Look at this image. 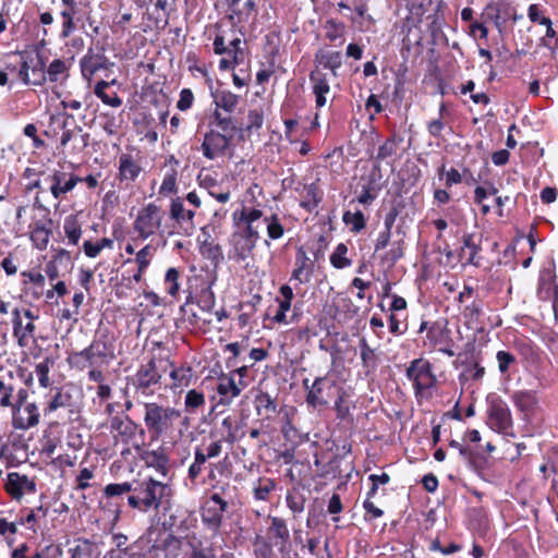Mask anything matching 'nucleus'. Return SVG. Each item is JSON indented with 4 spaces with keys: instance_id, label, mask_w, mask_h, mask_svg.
Returning <instances> with one entry per match:
<instances>
[{
    "instance_id": "bf43d9fd",
    "label": "nucleus",
    "mask_w": 558,
    "mask_h": 558,
    "mask_svg": "<svg viewBox=\"0 0 558 558\" xmlns=\"http://www.w3.org/2000/svg\"><path fill=\"white\" fill-rule=\"evenodd\" d=\"M264 221L267 223V234L271 240L280 239L283 235L284 229L277 215L265 217Z\"/></svg>"
},
{
    "instance_id": "aec40b11",
    "label": "nucleus",
    "mask_w": 558,
    "mask_h": 558,
    "mask_svg": "<svg viewBox=\"0 0 558 558\" xmlns=\"http://www.w3.org/2000/svg\"><path fill=\"white\" fill-rule=\"evenodd\" d=\"M142 167L131 154H121L119 156L118 178L125 186H130L141 174Z\"/></svg>"
},
{
    "instance_id": "2eb2a0df",
    "label": "nucleus",
    "mask_w": 558,
    "mask_h": 558,
    "mask_svg": "<svg viewBox=\"0 0 558 558\" xmlns=\"http://www.w3.org/2000/svg\"><path fill=\"white\" fill-rule=\"evenodd\" d=\"M4 489L13 499L20 500L25 494L36 492V483L27 475L11 472L7 476Z\"/></svg>"
},
{
    "instance_id": "4be33fe9",
    "label": "nucleus",
    "mask_w": 558,
    "mask_h": 558,
    "mask_svg": "<svg viewBox=\"0 0 558 558\" xmlns=\"http://www.w3.org/2000/svg\"><path fill=\"white\" fill-rule=\"evenodd\" d=\"M245 386L246 384L243 380L240 379L236 384L233 376L222 374L219 377L217 392L221 397V402L230 403Z\"/></svg>"
},
{
    "instance_id": "412c9836",
    "label": "nucleus",
    "mask_w": 558,
    "mask_h": 558,
    "mask_svg": "<svg viewBox=\"0 0 558 558\" xmlns=\"http://www.w3.org/2000/svg\"><path fill=\"white\" fill-rule=\"evenodd\" d=\"M81 72L84 78L90 81L93 75L108 68V59L102 53H94L92 49L80 61Z\"/></svg>"
},
{
    "instance_id": "2f4dec72",
    "label": "nucleus",
    "mask_w": 558,
    "mask_h": 558,
    "mask_svg": "<svg viewBox=\"0 0 558 558\" xmlns=\"http://www.w3.org/2000/svg\"><path fill=\"white\" fill-rule=\"evenodd\" d=\"M258 416L269 420L277 412V404L269 393L259 391L254 399Z\"/></svg>"
},
{
    "instance_id": "a18cd8bd",
    "label": "nucleus",
    "mask_w": 558,
    "mask_h": 558,
    "mask_svg": "<svg viewBox=\"0 0 558 558\" xmlns=\"http://www.w3.org/2000/svg\"><path fill=\"white\" fill-rule=\"evenodd\" d=\"M206 404L205 396L202 391L196 389L189 390L185 395L184 407L189 413H196Z\"/></svg>"
},
{
    "instance_id": "ea45409f",
    "label": "nucleus",
    "mask_w": 558,
    "mask_h": 558,
    "mask_svg": "<svg viewBox=\"0 0 558 558\" xmlns=\"http://www.w3.org/2000/svg\"><path fill=\"white\" fill-rule=\"evenodd\" d=\"M13 373L9 372L5 376H0V407L10 408L13 405L12 397L14 386L12 384Z\"/></svg>"
},
{
    "instance_id": "1a4fd4ad",
    "label": "nucleus",
    "mask_w": 558,
    "mask_h": 558,
    "mask_svg": "<svg viewBox=\"0 0 558 558\" xmlns=\"http://www.w3.org/2000/svg\"><path fill=\"white\" fill-rule=\"evenodd\" d=\"M487 424L499 434L514 437L510 409L500 397H493L488 401Z\"/></svg>"
},
{
    "instance_id": "a211bd4d",
    "label": "nucleus",
    "mask_w": 558,
    "mask_h": 558,
    "mask_svg": "<svg viewBox=\"0 0 558 558\" xmlns=\"http://www.w3.org/2000/svg\"><path fill=\"white\" fill-rule=\"evenodd\" d=\"M11 315L13 336L16 338L17 344L20 347H26L29 342V339L34 338L36 326L32 322H27L26 324L23 323L22 312L19 307L13 308Z\"/></svg>"
},
{
    "instance_id": "774afa93",
    "label": "nucleus",
    "mask_w": 558,
    "mask_h": 558,
    "mask_svg": "<svg viewBox=\"0 0 558 558\" xmlns=\"http://www.w3.org/2000/svg\"><path fill=\"white\" fill-rule=\"evenodd\" d=\"M94 545L87 541L72 549L71 558H93Z\"/></svg>"
},
{
    "instance_id": "13d9d810",
    "label": "nucleus",
    "mask_w": 558,
    "mask_h": 558,
    "mask_svg": "<svg viewBox=\"0 0 558 558\" xmlns=\"http://www.w3.org/2000/svg\"><path fill=\"white\" fill-rule=\"evenodd\" d=\"M361 348V360L365 368L376 367V354L375 351L368 345L365 339L360 341Z\"/></svg>"
},
{
    "instance_id": "39448f33",
    "label": "nucleus",
    "mask_w": 558,
    "mask_h": 558,
    "mask_svg": "<svg viewBox=\"0 0 558 558\" xmlns=\"http://www.w3.org/2000/svg\"><path fill=\"white\" fill-rule=\"evenodd\" d=\"M165 211L161 206L155 203H148L142 207L133 222V229L137 233L138 239L146 240L149 236L163 231L161 230Z\"/></svg>"
},
{
    "instance_id": "9d476101",
    "label": "nucleus",
    "mask_w": 558,
    "mask_h": 558,
    "mask_svg": "<svg viewBox=\"0 0 558 558\" xmlns=\"http://www.w3.org/2000/svg\"><path fill=\"white\" fill-rule=\"evenodd\" d=\"M74 393H78L77 390L69 385L56 388L54 393L44 408V415L50 417L60 409L68 410L70 415L77 413L78 403Z\"/></svg>"
},
{
    "instance_id": "bb28decb",
    "label": "nucleus",
    "mask_w": 558,
    "mask_h": 558,
    "mask_svg": "<svg viewBox=\"0 0 558 558\" xmlns=\"http://www.w3.org/2000/svg\"><path fill=\"white\" fill-rule=\"evenodd\" d=\"M221 427L223 429L222 438L225 442H228L229 445H233L241 440L245 435L243 424L230 415L222 420Z\"/></svg>"
},
{
    "instance_id": "423d86ee",
    "label": "nucleus",
    "mask_w": 558,
    "mask_h": 558,
    "mask_svg": "<svg viewBox=\"0 0 558 558\" xmlns=\"http://www.w3.org/2000/svg\"><path fill=\"white\" fill-rule=\"evenodd\" d=\"M169 218L172 221V229L168 231L169 235L191 236L196 230L195 210L185 206L183 197L177 196L171 199Z\"/></svg>"
},
{
    "instance_id": "6e6552de",
    "label": "nucleus",
    "mask_w": 558,
    "mask_h": 558,
    "mask_svg": "<svg viewBox=\"0 0 558 558\" xmlns=\"http://www.w3.org/2000/svg\"><path fill=\"white\" fill-rule=\"evenodd\" d=\"M405 376L412 381L416 397H423L425 391L434 388L437 383L432 364L422 357L415 359L410 363L405 371Z\"/></svg>"
},
{
    "instance_id": "6ab92c4d",
    "label": "nucleus",
    "mask_w": 558,
    "mask_h": 558,
    "mask_svg": "<svg viewBox=\"0 0 558 558\" xmlns=\"http://www.w3.org/2000/svg\"><path fill=\"white\" fill-rule=\"evenodd\" d=\"M308 77L315 96L316 108H323L327 104V95L330 93L327 74L316 66Z\"/></svg>"
},
{
    "instance_id": "c9c22d12",
    "label": "nucleus",
    "mask_w": 558,
    "mask_h": 558,
    "mask_svg": "<svg viewBox=\"0 0 558 558\" xmlns=\"http://www.w3.org/2000/svg\"><path fill=\"white\" fill-rule=\"evenodd\" d=\"M327 380L326 376L317 377L311 385L306 395V402L314 409L327 404V400L323 397L324 384Z\"/></svg>"
},
{
    "instance_id": "7ed1b4c3",
    "label": "nucleus",
    "mask_w": 558,
    "mask_h": 558,
    "mask_svg": "<svg viewBox=\"0 0 558 558\" xmlns=\"http://www.w3.org/2000/svg\"><path fill=\"white\" fill-rule=\"evenodd\" d=\"M168 362L163 359L151 357L142 364L132 377L135 392L143 397H151L161 389V379L167 372Z\"/></svg>"
},
{
    "instance_id": "f03ea898",
    "label": "nucleus",
    "mask_w": 558,
    "mask_h": 558,
    "mask_svg": "<svg viewBox=\"0 0 558 558\" xmlns=\"http://www.w3.org/2000/svg\"><path fill=\"white\" fill-rule=\"evenodd\" d=\"M144 424L151 439L174 438L181 410L158 402H145Z\"/></svg>"
},
{
    "instance_id": "5fc2aeb1",
    "label": "nucleus",
    "mask_w": 558,
    "mask_h": 558,
    "mask_svg": "<svg viewBox=\"0 0 558 558\" xmlns=\"http://www.w3.org/2000/svg\"><path fill=\"white\" fill-rule=\"evenodd\" d=\"M343 222L348 226H352L353 232H360L366 226L365 217L362 211L357 210L355 213L345 211L343 214Z\"/></svg>"
},
{
    "instance_id": "ddd939ff",
    "label": "nucleus",
    "mask_w": 558,
    "mask_h": 558,
    "mask_svg": "<svg viewBox=\"0 0 558 558\" xmlns=\"http://www.w3.org/2000/svg\"><path fill=\"white\" fill-rule=\"evenodd\" d=\"M45 181L49 184V191L56 199H61L71 192L82 178L72 172L56 170L47 175Z\"/></svg>"
},
{
    "instance_id": "72a5a7b5",
    "label": "nucleus",
    "mask_w": 558,
    "mask_h": 558,
    "mask_svg": "<svg viewBox=\"0 0 558 558\" xmlns=\"http://www.w3.org/2000/svg\"><path fill=\"white\" fill-rule=\"evenodd\" d=\"M481 251V243L476 242L474 239V234H464L463 235V245L460 252V258L465 259L466 264L477 266L478 260H476V256Z\"/></svg>"
},
{
    "instance_id": "e2e57ef3",
    "label": "nucleus",
    "mask_w": 558,
    "mask_h": 558,
    "mask_svg": "<svg viewBox=\"0 0 558 558\" xmlns=\"http://www.w3.org/2000/svg\"><path fill=\"white\" fill-rule=\"evenodd\" d=\"M399 142H402V138H399ZM397 144L398 141L395 135L389 137L383 145L379 146L376 158L378 160H385L388 157L395 155L397 151Z\"/></svg>"
},
{
    "instance_id": "473e14b6",
    "label": "nucleus",
    "mask_w": 558,
    "mask_h": 558,
    "mask_svg": "<svg viewBox=\"0 0 558 558\" xmlns=\"http://www.w3.org/2000/svg\"><path fill=\"white\" fill-rule=\"evenodd\" d=\"M26 62L29 64L33 75L31 84L43 85L47 81V70L43 58L38 53L36 56L26 54Z\"/></svg>"
},
{
    "instance_id": "a878e982",
    "label": "nucleus",
    "mask_w": 558,
    "mask_h": 558,
    "mask_svg": "<svg viewBox=\"0 0 558 558\" xmlns=\"http://www.w3.org/2000/svg\"><path fill=\"white\" fill-rule=\"evenodd\" d=\"M49 508L40 505L32 509H24L21 511L20 523L25 525L29 531L36 533L38 524L45 520L48 514Z\"/></svg>"
},
{
    "instance_id": "09e8293b",
    "label": "nucleus",
    "mask_w": 558,
    "mask_h": 558,
    "mask_svg": "<svg viewBox=\"0 0 558 558\" xmlns=\"http://www.w3.org/2000/svg\"><path fill=\"white\" fill-rule=\"evenodd\" d=\"M276 488V482L272 478H258L254 485L253 495L256 500H267L270 493Z\"/></svg>"
},
{
    "instance_id": "9b49d317",
    "label": "nucleus",
    "mask_w": 558,
    "mask_h": 558,
    "mask_svg": "<svg viewBox=\"0 0 558 558\" xmlns=\"http://www.w3.org/2000/svg\"><path fill=\"white\" fill-rule=\"evenodd\" d=\"M228 508V501L219 494H213L202 508V522L208 530L215 533L218 532L222 524L223 514L227 512Z\"/></svg>"
},
{
    "instance_id": "4d7b16f0",
    "label": "nucleus",
    "mask_w": 558,
    "mask_h": 558,
    "mask_svg": "<svg viewBox=\"0 0 558 558\" xmlns=\"http://www.w3.org/2000/svg\"><path fill=\"white\" fill-rule=\"evenodd\" d=\"M326 37L330 41H336L341 38L344 34L345 26L342 22H338L333 19L327 20L325 24Z\"/></svg>"
},
{
    "instance_id": "cd10ccee",
    "label": "nucleus",
    "mask_w": 558,
    "mask_h": 558,
    "mask_svg": "<svg viewBox=\"0 0 558 558\" xmlns=\"http://www.w3.org/2000/svg\"><path fill=\"white\" fill-rule=\"evenodd\" d=\"M210 126H214L215 130L220 131L222 134L230 135L231 138H234L238 132H243L231 116H223L219 110L214 111Z\"/></svg>"
},
{
    "instance_id": "e433bc0d",
    "label": "nucleus",
    "mask_w": 558,
    "mask_h": 558,
    "mask_svg": "<svg viewBox=\"0 0 558 558\" xmlns=\"http://www.w3.org/2000/svg\"><path fill=\"white\" fill-rule=\"evenodd\" d=\"M239 96L230 90H217L214 94V102L217 107L216 110L222 109L228 113H232L239 104Z\"/></svg>"
},
{
    "instance_id": "0e129e2a",
    "label": "nucleus",
    "mask_w": 558,
    "mask_h": 558,
    "mask_svg": "<svg viewBox=\"0 0 558 558\" xmlns=\"http://www.w3.org/2000/svg\"><path fill=\"white\" fill-rule=\"evenodd\" d=\"M287 506L294 513H301L304 510L305 497L300 493H288L286 497Z\"/></svg>"
},
{
    "instance_id": "393cba45",
    "label": "nucleus",
    "mask_w": 558,
    "mask_h": 558,
    "mask_svg": "<svg viewBox=\"0 0 558 558\" xmlns=\"http://www.w3.org/2000/svg\"><path fill=\"white\" fill-rule=\"evenodd\" d=\"M15 60H10L5 62L4 69L12 75H14L17 80H20L23 84L29 85V64L26 62V53L25 52H15L13 53Z\"/></svg>"
},
{
    "instance_id": "69168bd1",
    "label": "nucleus",
    "mask_w": 558,
    "mask_h": 558,
    "mask_svg": "<svg viewBox=\"0 0 558 558\" xmlns=\"http://www.w3.org/2000/svg\"><path fill=\"white\" fill-rule=\"evenodd\" d=\"M50 360L45 359V361L38 363L35 367V373L38 377L39 385L44 388L50 386L49 371H50Z\"/></svg>"
},
{
    "instance_id": "4468645a",
    "label": "nucleus",
    "mask_w": 558,
    "mask_h": 558,
    "mask_svg": "<svg viewBox=\"0 0 558 558\" xmlns=\"http://www.w3.org/2000/svg\"><path fill=\"white\" fill-rule=\"evenodd\" d=\"M510 13L512 14V5L508 0H490L485 7L482 16L485 23L492 22L498 29V33L502 34Z\"/></svg>"
},
{
    "instance_id": "c85d7f7f",
    "label": "nucleus",
    "mask_w": 558,
    "mask_h": 558,
    "mask_svg": "<svg viewBox=\"0 0 558 558\" xmlns=\"http://www.w3.org/2000/svg\"><path fill=\"white\" fill-rule=\"evenodd\" d=\"M315 63L324 69L330 70L333 77L337 76L338 69L342 65V54L340 51L319 50L315 53Z\"/></svg>"
},
{
    "instance_id": "7c9ffc66",
    "label": "nucleus",
    "mask_w": 558,
    "mask_h": 558,
    "mask_svg": "<svg viewBox=\"0 0 558 558\" xmlns=\"http://www.w3.org/2000/svg\"><path fill=\"white\" fill-rule=\"evenodd\" d=\"M511 399L515 408L524 414L533 412L537 405L536 393L532 390L515 391L512 393Z\"/></svg>"
},
{
    "instance_id": "603ef678",
    "label": "nucleus",
    "mask_w": 558,
    "mask_h": 558,
    "mask_svg": "<svg viewBox=\"0 0 558 558\" xmlns=\"http://www.w3.org/2000/svg\"><path fill=\"white\" fill-rule=\"evenodd\" d=\"M154 254L155 248L151 245L147 244L136 253L134 260L128 259L125 263L129 264L134 262L137 265V267H140V271H145L149 266Z\"/></svg>"
},
{
    "instance_id": "b1692460",
    "label": "nucleus",
    "mask_w": 558,
    "mask_h": 558,
    "mask_svg": "<svg viewBox=\"0 0 558 558\" xmlns=\"http://www.w3.org/2000/svg\"><path fill=\"white\" fill-rule=\"evenodd\" d=\"M424 330H426V339L430 348L451 342L450 330L440 326L438 323H433L428 326L427 322H423L418 331L423 332Z\"/></svg>"
},
{
    "instance_id": "f8f14e48",
    "label": "nucleus",
    "mask_w": 558,
    "mask_h": 558,
    "mask_svg": "<svg viewBox=\"0 0 558 558\" xmlns=\"http://www.w3.org/2000/svg\"><path fill=\"white\" fill-rule=\"evenodd\" d=\"M233 138L230 135L222 134L220 131L210 129L205 133L201 146L203 156L209 160L222 157L231 147Z\"/></svg>"
},
{
    "instance_id": "49530a36",
    "label": "nucleus",
    "mask_w": 558,
    "mask_h": 558,
    "mask_svg": "<svg viewBox=\"0 0 558 558\" xmlns=\"http://www.w3.org/2000/svg\"><path fill=\"white\" fill-rule=\"evenodd\" d=\"M207 461V458L204 456V449L196 447L194 452V461L187 470V476L192 482H195L201 475Z\"/></svg>"
},
{
    "instance_id": "338daca9",
    "label": "nucleus",
    "mask_w": 558,
    "mask_h": 558,
    "mask_svg": "<svg viewBox=\"0 0 558 558\" xmlns=\"http://www.w3.org/2000/svg\"><path fill=\"white\" fill-rule=\"evenodd\" d=\"M51 230H31V241L38 250H45L49 243Z\"/></svg>"
},
{
    "instance_id": "4c0bfd02",
    "label": "nucleus",
    "mask_w": 558,
    "mask_h": 558,
    "mask_svg": "<svg viewBox=\"0 0 558 558\" xmlns=\"http://www.w3.org/2000/svg\"><path fill=\"white\" fill-rule=\"evenodd\" d=\"M102 130L110 136L118 134L123 124V113L116 114L111 111L101 112L99 114Z\"/></svg>"
},
{
    "instance_id": "58836bf2",
    "label": "nucleus",
    "mask_w": 558,
    "mask_h": 558,
    "mask_svg": "<svg viewBox=\"0 0 558 558\" xmlns=\"http://www.w3.org/2000/svg\"><path fill=\"white\" fill-rule=\"evenodd\" d=\"M63 230L68 238V243L76 245L82 235V226L75 215H69L64 219Z\"/></svg>"
},
{
    "instance_id": "f3484780",
    "label": "nucleus",
    "mask_w": 558,
    "mask_h": 558,
    "mask_svg": "<svg viewBox=\"0 0 558 558\" xmlns=\"http://www.w3.org/2000/svg\"><path fill=\"white\" fill-rule=\"evenodd\" d=\"M86 349L96 366L108 365L116 356L113 342L105 335L95 338Z\"/></svg>"
},
{
    "instance_id": "a19ab883",
    "label": "nucleus",
    "mask_w": 558,
    "mask_h": 558,
    "mask_svg": "<svg viewBox=\"0 0 558 558\" xmlns=\"http://www.w3.org/2000/svg\"><path fill=\"white\" fill-rule=\"evenodd\" d=\"M295 269L292 271L291 279L299 281L300 283H307L311 280L312 269L310 259L303 253L300 257L296 256Z\"/></svg>"
},
{
    "instance_id": "f704fd0d",
    "label": "nucleus",
    "mask_w": 558,
    "mask_h": 558,
    "mask_svg": "<svg viewBox=\"0 0 558 558\" xmlns=\"http://www.w3.org/2000/svg\"><path fill=\"white\" fill-rule=\"evenodd\" d=\"M271 525L269 526V534L276 538L275 544L283 548L290 538V532L286 521L279 517H271Z\"/></svg>"
},
{
    "instance_id": "052dcab7",
    "label": "nucleus",
    "mask_w": 558,
    "mask_h": 558,
    "mask_svg": "<svg viewBox=\"0 0 558 558\" xmlns=\"http://www.w3.org/2000/svg\"><path fill=\"white\" fill-rule=\"evenodd\" d=\"M202 254L207 259L211 260L215 266L221 263L223 254L220 245L214 243H205L202 247Z\"/></svg>"
},
{
    "instance_id": "dca6fc26",
    "label": "nucleus",
    "mask_w": 558,
    "mask_h": 558,
    "mask_svg": "<svg viewBox=\"0 0 558 558\" xmlns=\"http://www.w3.org/2000/svg\"><path fill=\"white\" fill-rule=\"evenodd\" d=\"M39 423V411L35 402L16 407L12 410V426L15 429L26 430Z\"/></svg>"
},
{
    "instance_id": "0eeeda50",
    "label": "nucleus",
    "mask_w": 558,
    "mask_h": 558,
    "mask_svg": "<svg viewBox=\"0 0 558 558\" xmlns=\"http://www.w3.org/2000/svg\"><path fill=\"white\" fill-rule=\"evenodd\" d=\"M63 118L61 123L62 134L60 145L66 147L70 145L71 154H81L89 145V133L84 132L83 128L75 123L74 116L69 112L60 114Z\"/></svg>"
},
{
    "instance_id": "c756f323",
    "label": "nucleus",
    "mask_w": 558,
    "mask_h": 558,
    "mask_svg": "<svg viewBox=\"0 0 558 558\" xmlns=\"http://www.w3.org/2000/svg\"><path fill=\"white\" fill-rule=\"evenodd\" d=\"M232 255L231 258H234L235 260H245L247 257L251 256L252 251L255 247V243H253V240L247 239L246 235H242L239 232L234 233L232 236Z\"/></svg>"
},
{
    "instance_id": "20e7f679",
    "label": "nucleus",
    "mask_w": 558,
    "mask_h": 558,
    "mask_svg": "<svg viewBox=\"0 0 558 558\" xmlns=\"http://www.w3.org/2000/svg\"><path fill=\"white\" fill-rule=\"evenodd\" d=\"M110 430L114 433V442H122L125 446H132L140 449L143 445L145 429L129 415L112 416L110 418Z\"/></svg>"
},
{
    "instance_id": "de8ad7c7",
    "label": "nucleus",
    "mask_w": 558,
    "mask_h": 558,
    "mask_svg": "<svg viewBox=\"0 0 558 558\" xmlns=\"http://www.w3.org/2000/svg\"><path fill=\"white\" fill-rule=\"evenodd\" d=\"M147 462L153 465L160 474L167 475L169 470V458L162 450L148 452Z\"/></svg>"
},
{
    "instance_id": "f257e3e1",
    "label": "nucleus",
    "mask_w": 558,
    "mask_h": 558,
    "mask_svg": "<svg viewBox=\"0 0 558 558\" xmlns=\"http://www.w3.org/2000/svg\"><path fill=\"white\" fill-rule=\"evenodd\" d=\"M107 494L111 497L128 494L126 504L142 513L158 511L166 508L172 496L171 487L153 477L132 482L111 483L107 485Z\"/></svg>"
},
{
    "instance_id": "3c124183",
    "label": "nucleus",
    "mask_w": 558,
    "mask_h": 558,
    "mask_svg": "<svg viewBox=\"0 0 558 558\" xmlns=\"http://www.w3.org/2000/svg\"><path fill=\"white\" fill-rule=\"evenodd\" d=\"M303 201L301 205L306 208L316 207L320 202L319 189L316 183L307 184L302 191Z\"/></svg>"
},
{
    "instance_id": "680f3d73",
    "label": "nucleus",
    "mask_w": 558,
    "mask_h": 558,
    "mask_svg": "<svg viewBox=\"0 0 558 558\" xmlns=\"http://www.w3.org/2000/svg\"><path fill=\"white\" fill-rule=\"evenodd\" d=\"M179 276L180 272L177 268H169L165 276V284L167 286V292L171 296H177L180 286H179Z\"/></svg>"
},
{
    "instance_id": "c03bdc74",
    "label": "nucleus",
    "mask_w": 558,
    "mask_h": 558,
    "mask_svg": "<svg viewBox=\"0 0 558 558\" xmlns=\"http://www.w3.org/2000/svg\"><path fill=\"white\" fill-rule=\"evenodd\" d=\"M125 496L128 497V494H121L119 496L110 497L107 494V485L104 488V508L107 509L112 514L114 520H118L122 513V505Z\"/></svg>"
},
{
    "instance_id": "79ce46f5",
    "label": "nucleus",
    "mask_w": 558,
    "mask_h": 558,
    "mask_svg": "<svg viewBox=\"0 0 558 558\" xmlns=\"http://www.w3.org/2000/svg\"><path fill=\"white\" fill-rule=\"evenodd\" d=\"M69 65L66 61L54 59L47 68V81L57 83L68 77Z\"/></svg>"
},
{
    "instance_id": "6e6d98bb",
    "label": "nucleus",
    "mask_w": 558,
    "mask_h": 558,
    "mask_svg": "<svg viewBox=\"0 0 558 558\" xmlns=\"http://www.w3.org/2000/svg\"><path fill=\"white\" fill-rule=\"evenodd\" d=\"M264 123V112L262 109H251L247 113V125L243 131L248 133L257 132Z\"/></svg>"
},
{
    "instance_id": "864d4df0",
    "label": "nucleus",
    "mask_w": 558,
    "mask_h": 558,
    "mask_svg": "<svg viewBox=\"0 0 558 558\" xmlns=\"http://www.w3.org/2000/svg\"><path fill=\"white\" fill-rule=\"evenodd\" d=\"M347 252L348 247L345 244L340 243L337 245L330 255V263L335 268L342 269L351 265V260L345 257Z\"/></svg>"
},
{
    "instance_id": "5701e85b",
    "label": "nucleus",
    "mask_w": 558,
    "mask_h": 558,
    "mask_svg": "<svg viewBox=\"0 0 558 558\" xmlns=\"http://www.w3.org/2000/svg\"><path fill=\"white\" fill-rule=\"evenodd\" d=\"M354 13L353 14H344L356 27L366 32L369 31L374 25V19L371 14L367 13L368 4L367 0H353Z\"/></svg>"
},
{
    "instance_id": "37998d69",
    "label": "nucleus",
    "mask_w": 558,
    "mask_h": 558,
    "mask_svg": "<svg viewBox=\"0 0 558 558\" xmlns=\"http://www.w3.org/2000/svg\"><path fill=\"white\" fill-rule=\"evenodd\" d=\"M71 368L84 371L86 367L96 366L87 349L71 352L66 359Z\"/></svg>"
},
{
    "instance_id": "8fccbe9b",
    "label": "nucleus",
    "mask_w": 558,
    "mask_h": 558,
    "mask_svg": "<svg viewBox=\"0 0 558 558\" xmlns=\"http://www.w3.org/2000/svg\"><path fill=\"white\" fill-rule=\"evenodd\" d=\"M172 379V388L177 389L180 387H186L190 385L192 378L191 367H173L169 373Z\"/></svg>"
}]
</instances>
